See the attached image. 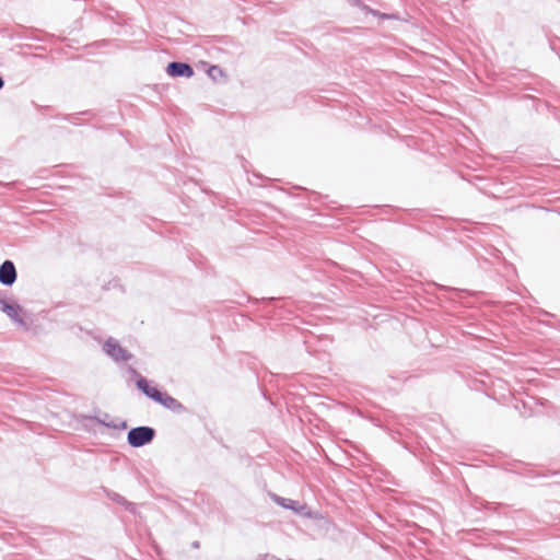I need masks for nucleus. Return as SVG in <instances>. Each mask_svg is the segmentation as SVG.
<instances>
[{
    "label": "nucleus",
    "mask_w": 560,
    "mask_h": 560,
    "mask_svg": "<svg viewBox=\"0 0 560 560\" xmlns=\"http://www.w3.org/2000/svg\"><path fill=\"white\" fill-rule=\"evenodd\" d=\"M155 431L150 427L133 428L128 432V443L133 447H141L150 443L154 438Z\"/></svg>",
    "instance_id": "obj_1"
},
{
    "label": "nucleus",
    "mask_w": 560,
    "mask_h": 560,
    "mask_svg": "<svg viewBox=\"0 0 560 560\" xmlns=\"http://www.w3.org/2000/svg\"><path fill=\"white\" fill-rule=\"evenodd\" d=\"M104 352L116 362H127L132 355L115 338H108L103 346Z\"/></svg>",
    "instance_id": "obj_2"
},
{
    "label": "nucleus",
    "mask_w": 560,
    "mask_h": 560,
    "mask_svg": "<svg viewBox=\"0 0 560 560\" xmlns=\"http://www.w3.org/2000/svg\"><path fill=\"white\" fill-rule=\"evenodd\" d=\"M2 312L5 313L7 316L11 320H13L18 326H20L24 329L28 328V323L26 320L27 313L21 305L16 304V303L9 302Z\"/></svg>",
    "instance_id": "obj_3"
},
{
    "label": "nucleus",
    "mask_w": 560,
    "mask_h": 560,
    "mask_svg": "<svg viewBox=\"0 0 560 560\" xmlns=\"http://www.w3.org/2000/svg\"><path fill=\"white\" fill-rule=\"evenodd\" d=\"M16 280V269L11 260H5L0 266V282L12 285Z\"/></svg>",
    "instance_id": "obj_4"
},
{
    "label": "nucleus",
    "mask_w": 560,
    "mask_h": 560,
    "mask_svg": "<svg viewBox=\"0 0 560 560\" xmlns=\"http://www.w3.org/2000/svg\"><path fill=\"white\" fill-rule=\"evenodd\" d=\"M166 72L171 77H186L190 78L194 74L192 68L183 62H171L166 68Z\"/></svg>",
    "instance_id": "obj_5"
},
{
    "label": "nucleus",
    "mask_w": 560,
    "mask_h": 560,
    "mask_svg": "<svg viewBox=\"0 0 560 560\" xmlns=\"http://www.w3.org/2000/svg\"><path fill=\"white\" fill-rule=\"evenodd\" d=\"M137 387L155 401H158L162 394L156 387L151 386L144 377L137 380Z\"/></svg>",
    "instance_id": "obj_6"
},
{
    "label": "nucleus",
    "mask_w": 560,
    "mask_h": 560,
    "mask_svg": "<svg viewBox=\"0 0 560 560\" xmlns=\"http://www.w3.org/2000/svg\"><path fill=\"white\" fill-rule=\"evenodd\" d=\"M275 501L279 505H281V506H283L285 509L293 510L298 514H305L306 506L305 505H301L296 501H293L291 499L281 498V497H276Z\"/></svg>",
    "instance_id": "obj_7"
},
{
    "label": "nucleus",
    "mask_w": 560,
    "mask_h": 560,
    "mask_svg": "<svg viewBox=\"0 0 560 560\" xmlns=\"http://www.w3.org/2000/svg\"><path fill=\"white\" fill-rule=\"evenodd\" d=\"M98 422L113 429H126L127 427L125 421H120L119 419H109V416L106 413L102 418H98Z\"/></svg>",
    "instance_id": "obj_8"
},
{
    "label": "nucleus",
    "mask_w": 560,
    "mask_h": 560,
    "mask_svg": "<svg viewBox=\"0 0 560 560\" xmlns=\"http://www.w3.org/2000/svg\"><path fill=\"white\" fill-rule=\"evenodd\" d=\"M156 402H159L167 408H174L175 406L178 405V402L175 398L171 397L167 394H163V393L161 394V396Z\"/></svg>",
    "instance_id": "obj_9"
},
{
    "label": "nucleus",
    "mask_w": 560,
    "mask_h": 560,
    "mask_svg": "<svg viewBox=\"0 0 560 560\" xmlns=\"http://www.w3.org/2000/svg\"><path fill=\"white\" fill-rule=\"evenodd\" d=\"M208 73L212 78H215L217 74H222V70L218 66H212L210 67Z\"/></svg>",
    "instance_id": "obj_10"
},
{
    "label": "nucleus",
    "mask_w": 560,
    "mask_h": 560,
    "mask_svg": "<svg viewBox=\"0 0 560 560\" xmlns=\"http://www.w3.org/2000/svg\"><path fill=\"white\" fill-rule=\"evenodd\" d=\"M8 301L4 299L3 294L0 292V311H3L8 305Z\"/></svg>",
    "instance_id": "obj_11"
},
{
    "label": "nucleus",
    "mask_w": 560,
    "mask_h": 560,
    "mask_svg": "<svg viewBox=\"0 0 560 560\" xmlns=\"http://www.w3.org/2000/svg\"><path fill=\"white\" fill-rule=\"evenodd\" d=\"M353 5H360V0H348Z\"/></svg>",
    "instance_id": "obj_12"
}]
</instances>
